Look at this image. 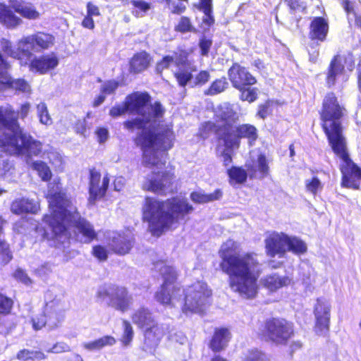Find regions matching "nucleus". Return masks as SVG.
<instances>
[{
	"mask_svg": "<svg viewBox=\"0 0 361 361\" xmlns=\"http://www.w3.org/2000/svg\"><path fill=\"white\" fill-rule=\"evenodd\" d=\"M176 178L174 167H171L169 170L154 171L145 178L142 189L158 195L166 196L173 192Z\"/></svg>",
	"mask_w": 361,
	"mask_h": 361,
	"instance_id": "obj_12",
	"label": "nucleus"
},
{
	"mask_svg": "<svg viewBox=\"0 0 361 361\" xmlns=\"http://www.w3.org/2000/svg\"><path fill=\"white\" fill-rule=\"evenodd\" d=\"M151 101L152 97L147 92H133L125 97L122 104L112 106L109 110V115L111 117H118L128 112L142 116L128 119L123 125L130 131L142 130L133 138V142L142 151L147 164L150 166H164L166 161L159 160L157 152H168L173 147L176 135L172 126L168 125L157 133L145 128L150 118H162L165 113L160 102L155 101L151 104Z\"/></svg>",
	"mask_w": 361,
	"mask_h": 361,
	"instance_id": "obj_1",
	"label": "nucleus"
},
{
	"mask_svg": "<svg viewBox=\"0 0 361 361\" xmlns=\"http://www.w3.org/2000/svg\"><path fill=\"white\" fill-rule=\"evenodd\" d=\"M26 43H30L34 50H44L54 44V37L52 35L44 32H37L25 37Z\"/></svg>",
	"mask_w": 361,
	"mask_h": 361,
	"instance_id": "obj_28",
	"label": "nucleus"
},
{
	"mask_svg": "<svg viewBox=\"0 0 361 361\" xmlns=\"http://www.w3.org/2000/svg\"><path fill=\"white\" fill-rule=\"evenodd\" d=\"M211 75L208 71L202 70L195 75L193 85L195 87H202L209 81Z\"/></svg>",
	"mask_w": 361,
	"mask_h": 361,
	"instance_id": "obj_51",
	"label": "nucleus"
},
{
	"mask_svg": "<svg viewBox=\"0 0 361 361\" xmlns=\"http://www.w3.org/2000/svg\"><path fill=\"white\" fill-rule=\"evenodd\" d=\"M14 308V300L6 293L0 292V335L6 336L16 328V318L10 317Z\"/></svg>",
	"mask_w": 361,
	"mask_h": 361,
	"instance_id": "obj_15",
	"label": "nucleus"
},
{
	"mask_svg": "<svg viewBox=\"0 0 361 361\" xmlns=\"http://www.w3.org/2000/svg\"><path fill=\"white\" fill-rule=\"evenodd\" d=\"M13 277L18 281L26 286L32 284V279L29 277L27 274L21 268H17L12 274Z\"/></svg>",
	"mask_w": 361,
	"mask_h": 361,
	"instance_id": "obj_55",
	"label": "nucleus"
},
{
	"mask_svg": "<svg viewBox=\"0 0 361 361\" xmlns=\"http://www.w3.org/2000/svg\"><path fill=\"white\" fill-rule=\"evenodd\" d=\"M225 123L222 120V111L216 116L215 121H204L202 122L198 128L197 136L202 139H207L211 133H214L216 135V140L219 142H221L224 145V135Z\"/></svg>",
	"mask_w": 361,
	"mask_h": 361,
	"instance_id": "obj_19",
	"label": "nucleus"
},
{
	"mask_svg": "<svg viewBox=\"0 0 361 361\" xmlns=\"http://www.w3.org/2000/svg\"><path fill=\"white\" fill-rule=\"evenodd\" d=\"M131 13L136 18L144 16L152 8L149 2L144 0H130Z\"/></svg>",
	"mask_w": 361,
	"mask_h": 361,
	"instance_id": "obj_39",
	"label": "nucleus"
},
{
	"mask_svg": "<svg viewBox=\"0 0 361 361\" xmlns=\"http://www.w3.org/2000/svg\"><path fill=\"white\" fill-rule=\"evenodd\" d=\"M64 319L63 311L58 302L51 300L47 302L42 313L31 319L35 330H40L49 324L51 328L58 327Z\"/></svg>",
	"mask_w": 361,
	"mask_h": 361,
	"instance_id": "obj_14",
	"label": "nucleus"
},
{
	"mask_svg": "<svg viewBox=\"0 0 361 361\" xmlns=\"http://www.w3.org/2000/svg\"><path fill=\"white\" fill-rule=\"evenodd\" d=\"M329 26L326 19L322 16L314 17L309 26V39L317 42L326 41Z\"/></svg>",
	"mask_w": 361,
	"mask_h": 361,
	"instance_id": "obj_24",
	"label": "nucleus"
},
{
	"mask_svg": "<svg viewBox=\"0 0 361 361\" xmlns=\"http://www.w3.org/2000/svg\"><path fill=\"white\" fill-rule=\"evenodd\" d=\"M13 259L10 244L6 240H0V265L6 266Z\"/></svg>",
	"mask_w": 361,
	"mask_h": 361,
	"instance_id": "obj_41",
	"label": "nucleus"
},
{
	"mask_svg": "<svg viewBox=\"0 0 361 361\" xmlns=\"http://www.w3.org/2000/svg\"><path fill=\"white\" fill-rule=\"evenodd\" d=\"M58 64L59 59L56 56L42 55L32 59L29 63V68L32 72L45 74L54 69Z\"/></svg>",
	"mask_w": 361,
	"mask_h": 361,
	"instance_id": "obj_25",
	"label": "nucleus"
},
{
	"mask_svg": "<svg viewBox=\"0 0 361 361\" xmlns=\"http://www.w3.org/2000/svg\"><path fill=\"white\" fill-rule=\"evenodd\" d=\"M173 63V59L170 55L164 56L159 60L155 66V71L157 73L161 74L163 71L168 69L171 65Z\"/></svg>",
	"mask_w": 361,
	"mask_h": 361,
	"instance_id": "obj_53",
	"label": "nucleus"
},
{
	"mask_svg": "<svg viewBox=\"0 0 361 361\" xmlns=\"http://www.w3.org/2000/svg\"><path fill=\"white\" fill-rule=\"evenodd\" d=\"M122 324L123 331L120 341L124 346H128L133 341L134 331L129 321L123 319Z\"/></svg>",
	"mask_w": 361,
	"mask_h": 361,
	"instance_id": "obj_43",
	"label": "nucleus"
},
{
	"mask_svg": "<svg viewBox=\"0 0 361 361\" xmlns=\"http://www.w3.org/2000/svg\"><path fill=\"white\" fill-rule=\"evenodd\" d=\"M322 188L323 185L317 176H313L310 180H307L305 182L306 190L313 195H316L318 190H322Z\"/></svg>",
	"mask_w": 361,
	"mask_h": 361,
	"instance_id": "obj_49",
	"label": "nucleus"
},
{
	"mask_svg": "<svg viewBox=\"0 0 361 361\" xmlns=\"http://www.w3.org/2000/svg\"><path fill=\"white\" fill-rule=\"evenodd\" d=\"M295 334L293 322L281 317H271L264 321L259 337L276 345H286Z\"/></svg>",
	"mask_w": 361,
	"mask_h": 361,
	"instance_id": "obj_10",
	"label": "nucleus"
},
{
	"mask_svg": "<svg viewBox=\"0 0 361 361\" xmlns=\"http://www.w3.org/2000/svg\"><path fill=\"white\" fill-rule=\"evenodd\" d=\"M110 183V176L106 173L102 178L101 171L95 167L89 169L88 192L90 200L96 201L106 196Z\"/></svg>",
	"mask_w": 361,
	"mask_h": 361,
	"instance_id": "obj_16",
	"label": "nucleus"
},
{
	"mask_svg": "<svg viewBox=\"0 0 361 361\" xmlns=\"http://www.w3.org/2000/svg\"><path fill=\"white\" fill-rule=\"evenodd\" d=\"M243 361H269V359L264 352L255 348L247 351Z\"/></svg>",
	"mask_w": 361,
	"mask_h": 361,
	"instance_id": "obj_46",
	"label": "nucleus"
},
{
	"mask_svg": "<svg viewBox=\"0 0 361 361\" xmlns=\"http://www.w3.org/2000/svg\"><path fill=\"white\" fill-rule=\"evenodd\" d=\"M347 114L346 108L340 103L334 92L326 94L319 111L320 125L333 152L342 161L339 166L341 173V186L360 190L361 168L350 159L343 135L342 121Z\"/></svg>",
	"mask_w": 361,
	"mask_h": 361,
	"instance_id": "obj_2",
	"label": "nucleus"
},
{
	"mask_svg": "<svg viewBox=\"0 0 361 361\" xmlns=\"http://www.w3.org/2000/svg\"><path fill=\"white\" fill-rule=\"evenodd\" d=\"M178 272L171 266L164 268L162 274L163 283L155 293L154 298L163 305H172L173 301H179L183 293L181 310L185 314H203L211 305L212 290L206 282L197 281L182 290L177 282Z\"/></svg>",
	"mask_w": 361,
	"mask_h": 361,
	"instance_id": "obj_5",
	"label": "nucleus"
},
{
	"mask_svg": "<svg viewBox=\"0 0 361 361\" xmlns=\"http://www.w3.org/2000/svg\"><path fill=\"white\" fill-rule=\"evenodd\" d=\"M47 199L49 207L52 211L50 214H44L42 219L51 229L52 239L61 243L68 240L71 233L66 222L77 214L78 209L76 208L73 211L68 209L71 207L72 202L62 190L54 192L49 190Z\"/></svg>",
	"mask_w": 361,
	"mask_h": 361,
	"instance_id": "obj_7",
	"label": "nucleus"
},
{
	"mask_svg": "<svg viewBox=\"0 0 361 361\" xmlns=\"http://www.w3.org/2000/svg\"><path fill=\"white\" fill-rule=\"evenodd\" d=\"M13 165L8 160H0V178L11 177L14 171Z\"/></svg>",
	"mask_w": 361,
	"mask_h": 361,
	"instance_id": "obj_54",
	"label": "nucleus"
},
{
	"mask_svg": "<svg viewBox=\"0 0 361 361\" xmlns=\"http://www.w3.org/2000/svg\"><path fill=\"white\" fill-rule=\"evenodd\" d=\"M174 31L185 34L188 32H196L197 29L194 26L192 20L188 16H181L174 25Z\"/></svg>",
	"mask_w": 361,
	"mask_h": 361,
	"instance_id": "obj_40",
	"label": "nucleus"
},
{
	"mask_svg": "<svg viewBox=\"0 0 361 361\" xmlns=\"http://www.w3.org/2000/svg\"><path fill=\"white\" fill-rule=\"evenodd\" d=\"M343 56L335 54L330 61L326 73V83L329 87L334 86L338 76L343 74L345 66L343 63Z\"/></svg>",
	"mask_w": 361,
	"mask_h": 361,
	"instance_id": "obj_26",
	"label": "nucleus"
},
{
	"mask_svg": "<svg viewBox=\"0 0 361 361\" xmlns=\"http://www.w3.org/2000/svg\"><path fill=\"white\" fill-rule=\"evenodd\" d=\"M1 75V73H0V76ZM1 84H6L11 87H13L16 90H18L23 91V92L26 91V90L28 87L27 83L23 79L13 80L9 78H6L5 82L0 81V85H1Z\"/></svg>",
	"mask_w": 361,
	"mask_h": 361,
	"instance_id": "obj_50",
	"label": "nucleus"
},
{
	"mask_svg": "<svg viewBox=\"0 0 361 361\" xmlns=\"http://www.w3.org/2000/svg\"><path fill=\"white\" fill-rule=\"evenodd\" d=\"M108 245L114 253L118 255H125L131 250L133 240L123 232H115L109 238Z\"/></svg>",
	"mask_w": 361,
	"mask_h": 361,
	"instance_id": "obj_23",
	"label": "nucleus"
},
{
	"mask_svg": "<svg viewBox=\"0 0 361 361\" xmlns=\"http://www.w3.org/2000/svg\"><path fill=\"white\" fill-rule=\"evenodd\" d=\"M32 50L30 43H26L25 37H23L18 43V47L15 51L13 59L18 60L21 66H29L32 61Z\"/></svg>",
	"mask_w": 361,
	"mask_h": 361,
	"instance_id": "obj_32",
	"label": "nucleus"
},
{
	"mask_svg": "<svg viewBox=\"0 0 361 361\" xmlns=\"http://www.w3.org/2000/svg\"><path fill=\"white\" fill-rule=\"evenodd\" d=\"M100 349L106 346L114 345L116 343V338L110 335H106L102 337L97 338Z\"/></svg>",
	"mask_w": 361,
	"mask_h": 361,
	"instance_id": "obj_60",
	"label": "nucleus"
},
{
	"mask_svg": "<svg viewBox=\"0 0 361 361\" xmlns=\"http://www.w3.org/2000/svg\"><path fill=\"white\" fill-rule=\"evenodd\" d=\"M30 108L28 102L23 104L19 111L11 105L0 106V149L4 152L27 159L42 154V142L24 132L18 122L19 117H27Z\"/></svg>",
	"mask_w": 361,
	"mask_h": 361,
	"instance_id": "obj_4",
	"label": "nucleus"
},
{
	"mask_svg": "<svg viewBox=\"0 0 361 361\" xmlns=\"http://www.w3.org/2000/svg\"><path fill=\"white\" fill-rule=\"evenodd\" d=\"M238 243L228 239L219 250V268L228 276L231 290L240 297L250 300L258 293L261 264L253 252H237Z\"/></svg>",
	"mask_w": 361,
	"mask_h": 361,
	"instance_id": "obj_3",
	"label": "nucleus"
},
{
	"mask_svg": "<svg viewBox=\"0 0 361 361\" xmlns=\"http://www.w3.org/2000/svg\"><path fill=\"white\" fill-rule=\"evenodd\" d=\"M133 322L140 329H144V343L149 348H156L164 336V329L154 319L152 312L141 307L131 315Z\"/></svg>",
	"mask_w": 361,
	"mask_h": 361,
	"instance_id": "obj_11",
	"label": "nucleus"
},
{
	"mask_svg": "<svg viewBox=\"0 0 361 361\" xmlns=\"http://www.w3.org/2000/svg\"><path fill=\"white\" fill-rule=\"evenodd\" d=\"M92 255L100 262H105L108 259V250L102 245H95L92 248Z\"/></svg>",
	"mask_w": 361,
	"mask_h": 361,
	"instance_id": "obj_52",
	"label": "nucleus"
},
{
	"mask_svg": "<svg viewBox=\"0 0 361 361\" xmlns=\"http://www.w3.org/2000/svg\"><path fill=\"white\" fill-rule=\"evenodd\" d=\"M286 250L296 255H302L307 252V247L300 238L286 235Z\"/></svg>",
	"mask_w": 361,
	"mask_h": 361,
	"instance_id": "obj_34",
	"label": "nucleus"
},
{
	"mask_svg": "<svg viewBox=\"0 0 361 361\" xmlns=\"http://www.w3.org/2000/svg\"><path fill=\"white\" fill-rule=\"evenodd\" d=\"M39 207L32 200L25 197L16 198L11 203L10 209L16 215L23 214H37Z\"/></svg>",
	"mask_w": 361,
	"mask_h": 361,
	"instance_id": "obj_29",
	"label": "nucleus"
},
{
	"mask_svg": "<svg viewBox=\"0 0 361 361\" xmlns=\"http://www.w3.org/2000/svg\"><path fill=\"white\" fill-rule=\"evenodd\" d=\"M283 1L292 11L304 8L303 3L300 0H283Z\"/></svg>",
	"mask_w": 361,
	"mask_h": 361,
	"instance_id": "obj_63",
	"label": "nucleus"
},
{
	"mask_svg": "<svg viewBox=\"0 0 361 361\" xmlns=\"http://www.w3.org/2000/svg\"><path fill=\"white\" fill-rule=\"evenodd\" d=\"M232 335L228 328L216 327L209 341L208 347L214 353L224 350L231 339Z\"/></svg>",
	"mask_w": 361,
	"mask_h": 361,
	"instance_id": "obj_22",
	"label": "nucleus"
},
{
	"mask_svg": "<svg viewBox=\"0 0 361 361\" xmlns=\"http://www.w3.org/2000/svg\"><path fill=\"white\" fill-rule=\"evenodd\" d=\"M314 332L319 336L327 334L330 329L331 305L323 298H317L314 307Z\"/></svg>",
	"mask_w": 361,
	"mask_h": 361,
	"instance_id": "obj_17",
	"label": "nucleus"
},
{
	"mask_svg": "<svg viewBox=\"0 0 361 361\" xmlns=\"http://www.w3.org/2000/svg\"><path fill=\"white\" fill-rule=\"evenodd\" d=\"M257 169L259 172V178L262 179L269 174V166L267 159L264 154H259L257 156Z\"/></svg>",
	"mask_w": 361,
	"mask_h": 361,
	"instance_id": "obj_45",
	"label": "nucleus"
},
{
	"mask_svg": "<svg viewBox=\"0 0 361 361\" xmlns=\"http://www.w3.org/2000/svg\"><path fill=\"white\" fill-rule=\"evenodd\" d=\"M173 75L178 85L183 87H185L192 78V72L185 69L175 72Z\"/></svg>",
	"mask_w": 361,
	"mask_h": 361,
	"instance_id": "obj_47",
	"label": "nucleus"
},
{
	"mask_svg": "<svg viewBox=\"0 0 361 361\" xmlns=\"http://www.w3.org/2000/svg\"><path fill=\"white\" fill-rule=\"evenodd\" d=\"M286 235L283 232H273L265 238V252L267 256L270 257H284L287 252Z\"/></svg>",
	"mask_w": 361,
	"mask_h": 361,
	"instance_id": "obj_18",
	"label": "nucleus"
},
{
	"mask_svg": "<svg viewBox=\"0 0 361 361\" xmlns=\"http://www.w3.org/2000/svg\"><path fill=\"white\" fill-rule=\"evenodd\" d=\"M229 183L231 185L243 184L247 179V173L242 166H233L227 170Z\"/></svg>",
	"mask_w": 361,
	"mask_h": 361,
	"instance_id": "obj_36",
	"label": "nucleus"
},
{
	"mask_svg": "<svg viewBox=\"0 0 361 361\" xmlns=\"http://www.w3.org/2000/svg\"><path fill=\"white\" fill-rule=\"evenodd\" d=\"M71 351L70 346L63 341H59L54 343L51 348L47 350L48 353H63Z\"/></svg>",
	"mask_w": 361,
	"mask_h": 361,
	"instance_id": "obj_58",
	"label": "nucleus"
},
{
	"mask_svg": "<svg viewBox=\"0 0 361 361\" xmlns=\"http://www.w3.org/2000/svg\"><path fill=\"white\" fill-rule=\"evenodd\" d=\"M274 103L272 99H267L263 103L259 104L257 106L256 116L263 120L267 118L272 114Z\"/></svg>",
	"mask_w": 361,
	"mask_h": 361,
	"instance_id": "obj_44",
	"label": "nucleus"
},
{
	"mask_svg": "<svg viewBox=\"0 0 361 361\" xmlns=\"http://www.w3.org/2000/svg\"><path fill=\"white\" fill-rule=\"evenodd\" d=\"M87 15L90 16H99L100 11L99 8L97 6L93 4L92 2H87Z\"/></svg>",
	"mask_w": 361,
	"mask_h": 361,
	"instance_id": "obj_64",
	"label": "nucleus"
},
{
	"mask_svg": "<svg viewBox=\"0 0 361 361\" xmlns=\"http://www.w3.org/2000/svg\"><path fill=\"white\" fill-rule=\"evenodd\" d=\"M38 109V116L39 118V121L45 125H49L51 123V120L49 115L48 110L47 106L44 104H41L37 106Z\"/></svg>",
	"mask_w": 361,
	"mask_h": 361,
	"instance_id": "obj_56",
	"label": "nucleus"
},
{
	"mask_svg": "<svg viewBox=\"0 0 361 361\" xmlns=\"http://www.w3.org/2000/svg\"><path fill=\"white\" fill-rule=\"evenodd\" d=\"M96 296L101 300L109 298L108 305L121 312L129 310L133 301V296L126 287L115 284L100 288Z\"/></svg>",
	"mask_w": 361,
	"mask_h": 361,
	"instance_id": "obj_13",
	"label": "nucleus"
},
{
	"mask_svg": "<svg viewBox=\"0 0 361 361\" xmlns=\"http://www.w3.org/2000/svg\"><path fill=\"white\" fill-rule=\"evenodd\" d=\"M222 120L225 123L224 147L227 149H238L241 140L246 139L250 146H252L258 139L257 128L250 123H238L239 116L237 112L228 109L222 111Z\"/></svg>",
	"mask_w": 361,
	"mask_h": 361,
	"instance_id": "obj_8",
	"label": "nucleus"
},
{
	"mask_svg": "<svg viewBox=\"0 0 361 361\" xmlns=\"http://www.w3.org/2000/svg\"><path fill=\"white\" fill-rule=\"evenodd\" d=\"M32 167L37 172L38 176L44 181H49L52 173L47 164L42 161H35L32 163Z\"/></svg>",
	"mask_w": 361,
	"mask_h": 361,
	"instance_id": "obj_42",
	"label": "nucleus"
},
{
	"mask_svg": "<svg viewBox=\"0 0 361 361\" xmlns=\"http://www.w3.org/2000/svg\"><path fill=\"white\" fill-rule=\"evenodd\" d=\"M71 224L76 230L78 234H80L84 238V243H90L97 238V233L95 231L93 225L87 219L82 218L79 212L74 215L73 219H70L67 222Z\"/></svg>",
	"mask_w": 361,
	"mask_h": 361,
	"instance_id": "obj_20",
	"label": "nucleus"
},
{
	"mask_svg": "<svg viewBox=\"0 0 361 361\" xmlns=\"http://www.w3.org/2000/svg\"><path fill=\"white\" fill-rule=\"evenodd\" d=\"M290 281L288 276H279L276 274L267 275L262 279V286L271 292L288 286Z\"/></svg>",
	"mask_w": 361,
	"mask_h": 361,
	"instance_id": "obj_31",
	"label": "nucleus"
},
{
	"mask_svg": "<svg viewBox=\"0 0 361 361\" xmlns=\"http://www.w3.org/2000/svg\"><path fill=\"white\" fill-rule=\"evenodd\" d=\"M228 87V82L225 76L213 80L209 86L204 90L205 95L213 96L224 92Z\"/></svg>",
	"mask_w": 361,
	"mask_h": 361,
	"instance_id": "obj_37",
	"label": "nucleus"
},
{
	"mask_svg": "<svg viewBox=\"0 0 361 361\" xmlns=\"http://www.w3.org/2000/svg\"><path fill=\"white\" fill-rule=\"evenodd\" d=\"M73 128L77 134L85 137L87 133V121L85 118L78 119L74 123Z\"/></svg>",
	"mask_w": 361,
	"mask_h": 361,
	"instance_id": "obj_59",
	"label": "nucleus"
},
{
	"mask_svg": "<svg viewBox=\"0 0 361 361\" xmlns=\"http://www.w3.org/2000/svg\"><path fill=\"white\" fill-rule=\"evenodd\" d=\"M95 134L97 135V141L99 143L105 142L109 137V131L106 128L99 127L96 129Z\"/></svg>",
	"mask_w": 361,
	"mask_h": 361,
	"instance_id": "obj_61",
	"label": "nucleus"
},
{
	"mask_svg": "<svg viewBox=\"0 0 361 361\" xmlns=\"http://www.w3.org/2000/svg\"><path fill=\"white\" fill-rule=\"evenodd\" d=\"M197 8L204 14L202 18V23L206 25L208 27L212 26L215 23L214 16L213 15L212 0H200Z\"/></svg>",
	"mask_w": 361,
	"mask_h": 361,
	"instance_id": "obj_33",
	"label": "nucleus"
},
{
	"mask_svg": "<svg viewBox=\"0 0 361 361\" xmlns=\"http://www.w3.org/2000/svg\"><path fill=\"white\" fill-rule=\"evenodd\" d=\"M194 210L185 199L173 197L159 200L146 196L142 208V220L148 224L151 234L159 237L168 231L177 228L183 219Z\"/></svg>",
	"mask_w": 361,
	"mask_h": 361,
	"instance_id": "obj_6",
	"label": "nucleus"
},
{
	"mask_svg": "<svg viewBox=\"0 0 361 361\" xmlns=\"http://www.w3.org/2000/svg\"><path fill=\"white\" fill-rule=\"evenodd\" d=\"M153 59L145 50L137 51L128 61V72L132 75H137L147 70L152 64Z\"/></svg>",
	"mask_w": 361,
	"mask_h": 361,
	"instance_id": "obj_21",
	"label": "nucleus"
},
{
	"mask_svg": "<svg viewBox=\"0 0 361 361\" xmlns=\"http://www.w3.org/2000/svg\"><path fill=\"white\" fill-rule=\"evenodd\" d=\"M341 4L343 6V8L348 16L350 14H352V15L356 14L354 3L352 2L351 1L342 0L341 1Z\"/></svg>",
	"mask_w": 361,
	"mask_h": 361,
	"instance_id": "obj_62",
	"label": "nucleus"
},
{
	"mask_svg": "<svg viewBox=\"0 0 361 361\" xmlns=\"http://www.w3.org/2000/svg\"><path fill=\"white\" fill-rule=\"evenodd\" d=\"M0 23L8 29H14L22 23V19L11 7L0 3Z\"/></svg>",
	"mask_w": 361,
	"mask_h": 361,
	"instance_id": "obj_30",
	"label": "nucleus"
},
{
	"mask_svg": "<svg viewBox=\"0 0 361 361\" xmlns=\"http://www.w3.org/2000/svg\"><path fill=\"white\" fill-rule=\"evenodd\" d=\"M227 74L232 87L239 92L241 101L252 103L257 99L259 90L252 87L257 83V79L247 68L235 62L228 69Z\"/></svg>",
	"mask_w": 361,
	"mask_h": 361,
	"instance_id": "obj_9",
	"label": "nucleus"
},
{
	"mask_svg": "<svg viewBox=\"0 0 361 361\" xmlns=\"http://www.w3.org/2000/svg\"><path fill=\"white\" fill-rule=\"evenodd\" d=\"M193 51L191 48L190 49H184L182 47H178L176 51H173L172 59L173 63L176 66H187L189 64L188 57Z\"/></svg>",
	"mask_w": 361,
	"mask_h": 361,
	"instance_id": "obj_38",
	"label": "nucleus"
},
{
	"mask_svg": "<svg viewBox=\"0 0 361 361\" xmlns=\"http://www.w3.org/2000/svg\"><path fill=\"white\" fill-rule=\"evenodd\" d=\"M9 7L15 12L19 13L23 18L29 20H36L39 18L40 13L35 7L25 0H8Z\"/></svg>",
	"mask_w": 361,
	"mask_h": 361,
	"instance_id": "obj_27",
	"label": "nucleus"
},
{
	"mask_svg": "<svg viewBox=\"0 0 361 361\" xmlns=\"http://www.w3.org/2000/svg\"><path fill=\"white\" fill-rule=\"evenodd\" d=\"M223 195L221 189H216L213 192L209 194L202 193L194 191L190 193V197L191 200L197 204H204L219 200Z\"/></svg>",
	"mask_w": 361,
	"mask_h": 361,
	"instance_id": "obj_35",
	"label": "nucleus"
},
{
	"mask_svg": "<svg viewBox=\"0 0 361 361\" xmlns=\"http://www.w3.org/2000/svg\"><path fill=\"white\" fill-rule=\"evenodd\" d=\"M119 85V82L115 80H107L101 87V93L104 94H113Z\"/></svg>",
	"mask_w": 361,
	"mask_h": 361,
	"instance_id": "obj_57",
	"label": "nucleus"
},
{
	"mask_svg": "<svg viewBox=\"0 0 361 361\" xmlns=\"http://www.w3.org/2000/svg\"><path fill=\"white\" fill-rule=\"evenodd\" d=\"M213 44V40L211 37H207L204 35L202 36L198 42V46L200 50V55L202 56H207L209 55L210 49Z\"/></svg>",
	"mask_w": 361,
	"mask_h": 361,
	"instance_id": "obj_48",
	"label": "nucleus"
}]
</instances>
